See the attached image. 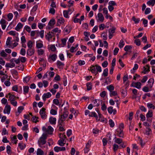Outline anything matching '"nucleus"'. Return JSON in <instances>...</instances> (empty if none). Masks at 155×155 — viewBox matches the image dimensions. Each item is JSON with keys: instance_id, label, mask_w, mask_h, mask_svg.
I'll return each mask as SVG.
<instances>
[{"instance_id": "obj_1", "label": "nucleus", "mask_w": 155, "mask_h": 155, "mask_svg": "<svg viewBox=\"0 0 155 155\" xmlns=\"http://www.w3.org/2000/svg\"><path fill=\"white\" fill-rule=\"evenodd\" d=\"M42 129L44 132V133L42 134V136L52 135L54 131L53 128L50 126H48L47 128L44 126L42 127Z\"/></svg>"}, {"instance_id": "obj_2", "label": "nucleus", "mask_w": 155, "mask_h": 155, "mask_svg": "<svg viewBox=\"0 0 155 155\" xmlns=\"http://www.w3.org/2000/svg\"><path fill=\"white\" fill-rule=\"evenodd\" d=\"M68 112H63V114L60 116V117L58 120L59 125H62L63 122L65 120V119L68 117Z\"/></svg>"}, {"instance_id": "obj_3", "label": "nucleus", "mask_w": 155, "mask_h": 155, "mask_svg": "<svg viewBox=\"0 0 155 155\" xmlns=\"http://www.w3.org/2000/svg\"><path fill=\"white\" fill-rule=\"evenodd\" d=\"M47 136H41L38 141V143L39 146L41 147L42 146L45 144L46 142V139Z\"/></svg>"}, {"instance_id": "obj_4", "label": "nucleus", "mask_w": 155, "mask_h": 155, "mask_svg": "<svg viewBox=\"0 0 155 155\" xmlns=\"http://www.w3.org/2000/svg\"><path fill=\"white\" fill-rule=\"evenodd\" d=\"M60 139L58 141V144L61 146H63L65 144V140L67 138L66 136H60Z\"/></svg>"}, {"instance_id": "obj_5", "label": "nucleus", "mask_w": 155, "mask_h": 155, "mask_svg": "<svg viewBox=\"0 0 155 155\" xmlns=\"http://www.w3.org/2000/svg\"><path fill=\"white\" fill-rule=\"evenodd\" d=\"M124 128V125L123 124L121 123L119 126V129L117 130L115 132L116 134L124 135V134L122 130Z\"/></svg>"}, {"instance_id": "obj_6", "label": "nucleus", "mask_w": 155, "mask_h": 155, "mask_svg": "<svg viewBox=\"0 0 155 155\" xmlns=\"http://www.w3.org/2000/svg\"><path fill=\"white\" fill-rule=\"evenodd\" d=\"M45 108L43 107L40 111V114L42 118H46L47 117V116L45 114Z\"/></svg>"}, {"instance_id": "obj_7", "label": "nucleus", "mask_w": 155, "mask_h": 155, "mask_svg": "<svg viewBox=\"0 0 155 155\" xmlns=\"http://www.w3.org/2000/svg\"><path fill=\"white\" fill-rule=\"evenodd\" d=\"M54 150L55 152H58L60 151H64L65 150L66 148L64 147H60L56 146L54 148Z\"/></svg>"}, {"instance_id": "obj_8", "label": "nucleus", "mask_w": 155, "mask_h": 155, "mask_svg": "<svg viewBox=\"0 0 155 155\" xmlns=\"http://www.w3.org/2000/svg\"><path fill=\"white\" fill-rule=\"evenodd\" d=\"M51 96V94L49 92H48L44 94L42 96V98L44 101H45L46 98L50 97Z\"/></svg>"}, {"instance_id": "obj_9", "label": "nucleus", "mask_w": 155, "mask_h": 155, "mask_svg": "<svg viewBox=\"0 0 155 155\" xmlns=\"http://www.w3.org/2000/svg\"><path fill=\"white\" fill-rule=\"evenodd\" d=\"M11 110V107L9 105L7 104L5 107V108L4 110V113H7L9 114Z\"/></svg>"}, {"instance_id": "obj_10", "label": "nucleus", "mask_w": 155, "mask_h": 155, "mask_svg": "<svg viewBox=\"0 0 155 155\" xmlns=\"http://www.w3.org/2000/svg\"><path fill=\"white\" fill-rule=\"evenodd\" d=\"M137 140L140 144L141 146L143 147L145 145V142H143L142 138L140 136H138L137 137Z\"/></svg>"}, {"instance_id": "obj_11", "label": "nucleus", "mask_w": 155, "mask_h": 155, "mask_svg": "<svg viewBox=\"0 0 155 155\" xmlns=\"http://www.w3.org/2000/svg\"><path fill=\"white\" fill-rule=\"evenodd\" d=\"M35 52V50L34 49H31V48L28 49L27 52V54L28 55L31 56Z\"/></svg>"}, {"instance_id": "obj_12", "label": "nucleus", "mask_w": 155, "mask_h": 155, "mask_svg": "<svg viewBox=\"0 0 155 155\" xmlns=\"http://www.w3.org/2000/svg\"><path fill=\"white\" fill-rule=\"evenodd\" d=\"M56 119L55 117H51L49 118V121L51 124L55 125L56 124Z\"/></svg>"}, {"instance_id": "obj_13", "label": "nucleus", "mask_w": 155, "mask_h": 155, "mask_svg": "<svg viewBox=\"0 0 155 155\" xmlns=\"http://www.w3.org/2000/svg\"><path fill=\"white\" fill-rule=\"evenodd\" d=\"M51 33L54 34V33L52 31H49L47 33V35H46L45 37L47 38L48 41H50V39L52 38V36L51 35Z\"/></svg>"}, {"instance_id": "obj_14", "label": "nucleus", "mask_w": 155, "mask_h": 155, "mask_svg": "<svg viewBox=\"0 0 155 155\" xmlns=\"http://www.w3.org/2000/svg\"><path fill=\"white\" fill-rule=\"evenodd\" d=\"M97 17L99 20L101 22H103L104 19L103 14L101 13H98L97 14Z\"/></svg>"}, {"instance_id": "obj_15", "label": "nucleus", "mask_w": 155, "mask_h": 155, "mask_svg": "<svg viewBox=\"0 0 155 155\" xmlns=\"http://www.w3.org/2000/svg\"><path fill=\"white\" fill-rule=\"evenodd\" d=\"M23 26V25L21 23H19L15 27V29L16 31H18Z\"/></svg>"}, {"instance_id": "obj_16", "label": "nucleus", "mask_w": 155, "mask_h": 155, "mask_svg": "<svg viewBox=\"0 0 155 155\" xmlns=\"http://www.w3.org/2000/svg\"><path fill=\"white\" fill-rule=\"evenodd\" d=\"M91 71V72L94 74H96L98 73L97 72H96V68H95V66L92 65L90 67Z\"/></svg>"}, {"instance_id": "obj_17", "label": "nucleus", "mask_w": 155, "mask_h": 155, "mask_svg": "<svg viewBox=\"0 0 155 155\" xmlns=\"http://www.w3.org/2000/svg\"><path fill=\"white\" fill-rule=\"evenodd\" d=\"M155 4V0H150L147 2V4L149 5L153 6Z\"/></svg>"}, {"instance_id": "obj_18", "label": "nucleus", "mask_w": 155, "mask_h": 155, "mask_svg": "<svg viewBox=\"0 0 155 155\" xmlns=\"http://www.w3.org/2000/svg\"><path fill=\"white\" fill-rule=\"evenodd\" d=\"M55 23V20L54 19H52L49 21L48 25L50 26L53 27Z\"/></svg>"}, {"instance_id": "obj_19", "label": "nucleus", "mask_w": 155, "mask_h": 155, "mask_svg": "<svg viewBox=\"0 0 155 155\" xmlns=\"http://www.w3.org/2000/svg\"><path fill=\"white\" fill-rule=\"evenodd\" d=\"M146 116L147 118L152 117L153 116V112L152 110H149L148 113L147 114Z\"/></svg>"}, {"instance_id": "obj_20", "label": "nucleus", "mask_w": 155, "mask_h": 155, "mask_svg": "<svg viewBox=\"0 0 155 155\" xmlns=\"http://www.w3.org/2000/svg\"><path fill=\"white\" fill-rule=\"evenodd\" d=\"M37 155H44V152L41 149L38 148L37 152Z\"/></svg>"}, {"instance_id": "obj_21", "label": "nucleus", "mask_w": 155, "mask_h": 155, "mask_svg": "<svg viewBox=\"0 0 155 155\" xmlns=\"http://www.w3.org/2000/svg\"><path fill=\"white\" fill-rule=\"evenodd\" d=\"M57 57V55L55 54H54L51 55H50L49 57V58H51V60L53 61H54L56 60Z\"/></svg>"}, {"instance_id": "obj_22", "label": "nucleus", "mask_w": 155, "mask_h": 155, "mask_svg": "<svg viewBox=\"0 0 155 155\" xmlns=\"http://www.w3.org/2000/svg\"><path fill=\"white\" fill-rule=\"evenodd\" d=\"M141 84L140 82H137L135 83V87L137 89H139L141 88Z\"/></svg>"}, {"instance_id": "obj_23", "label": "nucleus", "mask_w": 155, "mask_h": 155, "mask_svg": "<svg viewBox=\"0 0 155 155\" xmlns=\"http://www.w3.org/2000/svg\"><path fill=\"white\" fill-rule=\"evenodd\" d=\"M11 140L12 142H14L15 144H16L17 143L18 140H17L16 136H13L11 137Z\"/></svg>"}, {"instance_id": "obj_24", "label": "nucleus", "mask_w": 155, "mask_h": 155, "mask_svg": "<svg viewBox=\"0 0 155 155\" xmlns=\"http://www.w3.org/2000/svg\"><path fill=\"white\" fill-rule=\"evenodd\" d=\"M89 116L91 117H94L96 118V120H97L98 116L94 112H92L91 114H89Z\"/></svg>"}, {"instance_id": "obj_25", "label": "nucleus", "mask_w": 155, "mask_h": 155, "mask_svg": "<svg viewBox=\"0 0 155 155\" xmlns=\"http://www.w3.org/2000/svg\"><path fill=\"white\" fill-rule=\"evenodd\" d=\"M142 20L143 21V24L144 25V27H147V26L148 21L144 18L142 19Z\"/></svg>"}, {"instance_id": "obj_26", "label": "nucleus", "mask_w": 155, "mask_h": 155, "mask_svg": "<svg viewBox=\"0 0 155 155\" xmlns=\"http://www.w3.org/2000/svg\"><path fill=\"white\" fill-rule=\"evenodd\" d=\"M107 88L108 89L110 92H111L114 89V87L112 85H110L107 86Z\"/></svg>"}, {"instance_id": "obj_27", "label": "nucleus", "mask_w": 155, "mask_h": 155, "mask_svg": "<svg viewBox=\"0 0 155 155\" xmlns=\"http://www.w3.org/2000/svg\"><path fill=\"white\" fill-rule=\"evenodd\" d=\"M116 28L114 27H112L111 29H110L108 30L109 33L112 34L114 33L115 32Z\"/></svg>"}, {"instance_id": "obj_28", "label": "nucleus", "mask_w": 155, "mask_h": 155, "mask_svg": "<svg viewBox=\"0 0 155 155\" xmlns=\"http://www.w3.org/2000/svg\"><path fill=\"white\" fill-rule=\"evenodd\" d=\"M87 90L88 91L92 89L91 83V82L87 83Z\"/></svg>"}, {"instance_id": "obj_29", "label": "nucleus", "mask_w": 155, "mask_h": 155, "mask_svg": "<svg viewBox=\"0 0 155 155\" xmlns=\"http://www.w3.org/2000/svg\"><path fill=\"white\" fill-rule=\"evenodd\" d=\"M124 41L123 40H121L120 41L119 44V47L121 48L123 47L124 46Z\"/></svg>"}, {"instance_id": "obj_30", "label": "nucleus", "mask_w": 155, "mask_h": 155, "mask_svg": "<svg viewBox=\"0 0 155 155\" xmlns=\"http://www.w3.org/2000/svg\"><path fill=\"white\" fill-rule=\"evenodd\" d=\"M108 69L107 68H105L104 71L103 75L104 77H107L108 75Z\"/></svg>"}, {"instance_id": "obj_31", "label": "nucleus", "mask_w": 155, "mask_h": 155, "mask_svg": "<svg viewBox=\"0 0 155 155\" xmlns=\"http://www.w3.org/2000/svg\"><path fill=\"white\" fill-rule=\"evenodd\" d=\"M95 66L96 67V69H97V72H100L101 71V68L100 66L97 64H96L95 65Z\"/></svg>"}, {"instance_id": "obj_32", "label": "nucleus", "mask_w": 155, "mask_h": 155, "mask_svg": "<svg viewBox=\"0 0 155 155\" xmlns=\"http://www.w3.org/2000/svg\"><path fill=\"white\" fill-rule=\"evenodd\" d=\"M27 45L29 48H32L33 46V43L31 41H29Z\"/></svg>"}, {"instance_id": "obj_33", "label": "nucleus", "mask_w": 155, "mask_h": 155, "mask_svg": "<svg viewBox=\"0 0 155 155\" xmlns=\"http://www.w3.org/2000/svg\"><path fill=\"white\" fill-rule=\"evenodd\" d=\"M109 122L110 127H113L114 126V123L112 120L110 119L109 120Z\"/></svg>"}, {"instance_id": "obj_34", "label": "nucleus", "mask_w": 155, "mask_h": 155, "mask_svg": "<svg viewBox=\"0 0 155 155\" xmlns=\"http://www.w3.org/2000/svg\"><path fill=\"white\" fill-rule=\"evenodd\" d=\"M132 48V46L131 45H126L124 48V50L126 51H127L129 50Z\"/></svg>"}, {"instance_id": "obj_35", "label": "nucleus", "mask_w": 155, "mask_h": 155, "mask_svg": "<svg viewBox=\"0 0 155 155\" xmlns=\"http://www.w3.org/2000/svg\"><path fill=\"white\" fill-rule=\"evenodd\" d=\"M110 97L112 96H115L117 95V92L116 91H112L110 92Z\"/></svg>"}, {"instance_id": "obj_36", "label": "nucleus", "mask_w": 155, "mask_h": 155, "mask_svg": "<svg viewBox=\"0 0 155 155\" xmlns=\"http://www.w3.org/2000/svg\"><path fill=\"white\" fill-rule=\"evenodd\" d=\"M134 43L137 46H140L141 44L140 41L139 39H136L134 41Z\"/></svg>"}, {"instance_id": "obj_37", "label": "nucleus", "mask_w": 155, "mask_h": 155, "mask_svg": "<svg viewBox=\"0 0 155 155\" xmlns=\"http://www.w3.org/2000/svg\"><path fill=\"white\" fill-rule=\"evenodd\" d=\"M150 12V9L149 8H147L145 10L144 13L145 15H147L149 14Z\"/></svg>"}, {"instance_id": "obj_38", "label": "nucleus", "mask_w": 155, "mask_h": 155, "mask_svg": "<svg viewBox=\"0 0 155 155\" xmlns=\"http://www.w3.org/2000/svg\"><path fill=\"white\" fill-rule=\"evenodd\" d=\"M0 55L3 57H5L7 56V54L5 52L4 50H3L1 52Z\"/></svg>"}, {"instance_id": "obj_39", "label": "nucleus", "mask_w": 155, "mask_h": 155, "mask_svg": "<svg viewBox=\"0 0 155 155\" xmlns=\"http://www.w3.org/2000/svg\"><path fill=\"white\" fill-rule=\"evenodd\" d=\"M63 14L65 18H69V16L68 15V13L67 11H64L63 12Z\"/></svg>"}, {"instance_id": "obj_40", "label": "nucleus", "mask_w": 155, "mask_h": 155, "mask_svg": "<svg viewBox=\"0 0 155 155\" xmlns=\"http://www.w3.org/2000/svg\"><path fill=\"white\" fill-rule=\"evenodd\" d=\"M107 110L109 113L111 114L113 111V107L112 106L109 107L107 108Z\"/></svg>"}, {"instance_id": "obj_41", "label": "nucleus", "mask_w": 155, "mask_h": 155, "mask_svg": "<svg viewBox=\"0 0 155 155\" xmlns=\"http://www.w3.org/2000/svg\"><path fill=\"white\" fill-rule=\"evenodd\" d=\"M147 106L150 108H152L153 109H154L155 108V106L151 103H149L147 104Z\"/></svg>"}, {"instance_id": "obj_42", "label": "nucleus", "mask_w": 155, "mask_h": 155, "mask_svg": "<svg viewBox=\"0 0 155 155\" xmlns=\"http://www.w3.org/2000/svg\"><path fill=\"white\" fill-rule=\"evenodd\" d=\"M16 97L14 95L11 94L9 96V98L11 101H14L15 100Z\"/></svg>"}, {"instance_id": "obj_43", "label": "nucleus", "mask_w": 155, "mask_h": 155, "mask_svg": "<svg viewBox=\"0 0 155 155\" xmlns=\"http://www.w3.org/2000/svg\"><path fill=\"white\" fill-rule=\"evenodd\" d=\"M115 141L117 143L120 144L122 143V140L120 138H117L115 140Z\"/></svg>"}, {"instance_id": "obj_44", "label": "nucleus", "mask_w": 155, "mask_h": 155, "mask_svg": "<svg viewBox=\"0 0 155 155\" xmlns=\"http://www.w3.org/2000/svg\"><path fill=\"white\" fill-rule=\"evenodd\" d=\"M132 19L133 21H134L135 24L139 22L140 20L138 19H136L134 16H133L132 18Z\"/></svg>"}, {"instance_id": "obj_45", "label": "nucleus", "mask_w": 155, "mask_h": 155, "mask_svg": "<svg viewBox=\"0 0 155 155\" xmlns=\"http://www.w3.org/2000/svg\"><path fill=\"white\" fill-rule=\"evenodd\" d=\"M12 39L11 37H9L8 38L6 42V45H10L11 40Z\"/></svg>"}, {"instance_id": "obj_46", "label": "nucleus", "mask_w": 155, "mask_h": 155, "mask_svg": "<svg viewBox=\"0 0 155 155\" xmlns=\"http://www.w3.org/2000/svg\"><path fill=\"white\" fill-rule=\"evenodd\" d=\"M25 50L24 48H21V50L20 54L22 55H25Z\"/></svg>"}, {"instance_id": "obj_47", "label": "nucleus", "mask_w": 155, "mask_h": 155, "mask_svg": "<svg viewBox=\"0 0 155 155\" xmlns=\"http://www.w3.org/2000/svg\"><path fill=\"white\" fill-rule=\"evenodd\" d=\"M57 64L58 67L60 66H63L64 65V64L60 61H58L57 62Z\"/></svg>"}, {"instance_id": "obj_48", "label": "nucleus", "mask_w": 155, "mask_h": 155, "mask_svg": "<svg viewBox=\"0 0 155 155\" xmlns=\"http://www.w3.org/2000/svg\"><path fill=\"white\" fill-rule=\"evenodd\" d=\"M29 87L28 86H25L24 87V91L25 93H27L28 92Z\"/></svg>"}, {"instance_id": "obj_49", "label": "nucleus", "mask_w": 155, "mask_h": 155, "mask_svg": "<svg viewBox=\"0 0 155 155\" xmlns=\"http://www.w3.org/2000/svg\"><path fill=\"white\" fill-rule=\"evenodd\" d=\"M30 77L28 76H27L24 78L23 80L26 83H28L30 80Z\"/></svg>"}, {"instance_id": "obj_50", "label": "nucleus", "mask_w": 155, "mask_h": 155, "mask_svg": "<svg viewBox=\"0 0 155 155\" xmlns=\"http://www.w3.org/2000/svg\"><path fill=\"white\" fill-rule=\"evenodd\" d=\"M102 142L103 143V145L104 146H105L107 143V140L106 138H104L102 140Z\"/></svg>"}, {"instance_id": "obj_51", "label": "nucleus", "mask_w": 155, "mask_h": 155, "mask_svg": "<svg viewBox=\"0 0 155 155\" xmlns=\"http://www.w3.org/2000/svg\"><path fill=\"white\" fill-rule=\"evenodd\" d=\"M43 44L42 43H38L36 44V47L38 48H40L42 47Z\"/></svg>"}, {"instance_id": "obj_52", "label": "nucleus", "mask_w": 155, "mask_h": 155, "mask_svg": "<svg viewBox=\"0 0 155 155\" xmlns=\"http://www.w3.org/2000/svg\"><path fill=\"white\" fill-rule=\"evenodd\" d=\"M24 108L23 106H20L18 108V113H21L22 111L24 109Z\"/></svg>"}, {"instance_id": "obj_53", "label": "nucleus", "mask_w": 155, "mask_h": 155, "mask_svg": "<svg viewBox=\"0 0 155 155\" xmlns=\"http://www.w3.org/2000/svg\"><path fill=\"white\" fill-rule=\"evenodd\" d=\"M103 37V39L104 40H106L107 39V31L106 32H104L102 33Z\"/></svg>"}, {"instance_id": "obj_54", "label": "nucleus", "mask_w": 155, "mask_h": 155, "mask_svg": "<svg viewBox=\"0 0 155 155\" xmlns=\"http://www.w3.org/2000/svg\"><path fill=\"white\" fill-rule=\"evenodd\" d=\"M109 5H110L111 6H114L115 5H116V3L114 1H110L108 3Z\"/></svg>"}, {"instance_id": "obj_55", "label": "nucleus", "mask_w": 155, "mask_h": 155, "mask_svg": "<svg viewBox=\"0 0 155 155\" xmlns=\"http://www.w3.org/2000/svg\"><path fill=\"white\" fill-rule=\"evenodd\" d=\"M2 135H8V132L7 131L6 129L5 128H4L3 129L2 133Z\"/></svg>"}, {"instance_id": "obj_56", "label": "nucleus", "mask_w": 155, "mask_h": 155, "mask_svg": "<svg viewBox=\"0 0 155 155\" xmlns=\"http://www.w3.org/2000/svg\"><path fill=\"white\" fill-rule=\"evenodd\" d=\"M51 50L52 51H55L56 50V48L54 45H51L50 47Z\"/></svg>"}, {"instance_id": "obj_57", "label": "nucleus", "mask_w": 155, "mask_h": 155, "mask_svg": "<svg viewBox=\"0 0 155 155\" xmlns=\"http://www.w3.org/2000/svg\"><path fill=\"white\" fill-rule=\"evenodd\" d=\"M50 113L53 115H55L57 114V111L55 110L51 109V110Z\"/></svg>"}, {"instance_id": "obj_58", "label": "nucleus", "mask_w": 155, "mask_h": 155, "mask_svg": "<svg viewBox=\"0 0 155 155\" xmlns=\"http://www.w3.org/2000/svg\"><path fill=\"white\" fill-rule=\"evenodd\" d=\"M38 55H42L44 54V51L41 49H38L37 51Z\"/></svg>"}, {"instance_id": "obj_59", "label": "nucleus", "mask_w": 155, "mask_h": 155, "mask_svg": "<svg viewBox=\"0 0 155 155\" xmlns=\"http://www.w3.org/2000/svg\"><path fill=\"white\" fill-rule=\"evenodd\" d=\"M128 79V78L127 74L124 75L123 78L124 83L125 82L127 81Z\"/></svg>"}, {"instance_id": "obj_60", "label": "nucleus", "mask_w": 155, "mask_h": 155, "mask_svg": "<svg viewBox=\"0 0 155 155\" xmlns=\"http://www.w3.org/2000/svg\"><path fill=\"white\" fill-rule=\"evenodd\" d=\"M21 40L22 43H24L26 42V40L25 36H22L21 38Z\"/></svg>"}, {"instance_id": "obj_61", "label": "nucleus", "mask_w": 155, "mask_h": 155, "mask_svg": "<svg viewBox=\"0 0 155 155\" xmlns=\"http://www.w3.org/2000/svg\"><path fill=\"white\" fill-rule=\"evenodd\" d=\"M49 13L54 15L55 13V9L53 8H51L49 10Z\"/></svg>"}, {"instance_id": "obj_62", "label": "nucleus", "mask_w": 155, "mask_h": 155, "mask_svg": "<svg viewBox=\"0 0 155 155\" xmlns=\"http://www.w3.org/2000/svg\"><path fill=\"white\" fill-rule=\"evenodd\" d=\"M140 120L142 121H143L145 120L146 117L144 115H143L142 114H141L140 115Z\"/></svg>"}, {"instance_id": "obj_63", "label": "nucleus", "mask_w": 155, "mask_h": 155, "mask_svg": "<svg viewBox=\"0 0 155 155\" xmlns=\"http://www.w3.org/2000/svg\"><path fill=\"white\" fill-rule=\"evenodd\" d=\"M108 64L107 61H105L102 64V66L104 68H105L107 67Z\"/></svg>"}, {"instance_id": "obj_64", "label": "nucleus", "mask_w": 155, "mask_h": 155, "mask_svg": "<svg viewBox=\"0 0 155 155\" xmlns=\"http://www.w3.org/2000/svg\"><path fill=\"white\" fill-rule=\"evenodd\" d=\"M119 50V49L118 48H115L114 51V55H116L118 53Z\"/></svg>"}]
</instances>
